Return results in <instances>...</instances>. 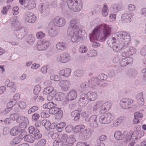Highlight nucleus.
<instances>
[{
  "mask_svg": "<svg viewBox=\"0 0 146 146\" xmlns=\"http://www.w3.org/2000/svg\"><path fill=\"white\" fill-rule=\"evenodd\" d=\"M96 51L94 50H90L88 53V55L90 57L95 56L97 55Z\"/></svg>",
  "mask_w": 146,
  "mask_h": 146,
  "instance_id": "nucleus-64",
  "label": "nucleus"
},
{
  "mask_svg": "<svg viewBox=\"0 0 146 146\" xmlns=\"http://www.w3.org/2000/svg\"><path fill=\"white\" fill-rule=\"evenodd\" d=\"M66 124L64 122H61L56 125V129L59 132H61L66 126Z\"/></svg>",
  "mask_w": 146,
  "mask_h": 146,
  "instance_id": "nucleus-37",
  "label": "nucleus"
},
{
  "mask_svg": "<svg viewBox=\"0 0 146 146\" xmlns=\"http://www.w3.org/2000/svg\"><path fill=\"white\" fill-rule=\"evenodd\" d=\"M67 45L64 42H59L56 45V48L59 50H64L66 48Z\"/></svg>",
  "mask_w": 146,
  "mask_h": 146,
  "instance_id": "nucleus-29",
  "label": "nucleus"
},
{
  "mask_svg": "<svg viewBox=\"0 0 146 146\" xmlns=\"http://www.w3.org/2000/svg\"><path fill=\"white\" fill-rule=\"evenodd\" d=\"M80 98L78 102V105L80 107H83L86 105L88 101L86 97V95L83 94L80 96Z\"/></svg>",
  "mask_w": 146,
  "mask_h": 146,
  "instance_id": "nucleus-16",
  "label": "nucleus"
},
{
  "mask_svg": "<svg viewBox=\"0 0 146 146\" xmlns=\"http://www.w3.org/2000/svg\"><path fill=\"white\" fill-rule=\"evenodd\" d=\"M28 30L27 28L25 27H19V28L16 29L14 31V33L19 38H22L27 33Z\"/></svg>",
  "mask_w": 146,
  "mask_h": 146,
  "instance_id": "nucleus-11",
  "label": "nucleus"
},
{
  "mask_svg": "<svg viewBox=\"0 0 146 146\" xmlns=\"http://www.w3.org/2000/svg\"><path fill=\"white\" fill-rule=\"evenodd\" d=\"M56 60L58 62L65 63L69 62L71 60V57L68 53H63L57 56Z\"/></svg>",
  "mask_w": 146,
  "mask_h": 146,
  "instance_id": "nucleus-9",
  "label": "nucleus"
},
{
  "mask_svg": "<svg viewBox=\"0 0 146 146\" xmlns=\"http://www.w3.org/2000/svg\"><path fill=\"white\" fill-rule=\"evenodd\" d=\"M133 103V101L131 99L123 98L120 102V105L122 108L127 109L130 108Z\"/></svg>",
  "mask_w": 146,
  "mask_h": 146,
  "instance_id": "nucleus-8",
  "label": "nucleus"
},
{
  "mask_svg": "<svg viewBox=\"0 0 146 146\" xmlns=\"http://www.w3.org/2000/svg\"><path fill=\"white\" fill-rule=\"evenodd\" d=\"M41 90V88L39 85H37L35 87L33 92L35 95H38Z\"/></svg>",
  "mask_w": 146,
  "mask_h": 146,
  "instance_id": "nucleus-60",
  "label": "nucleus"
},
{
  "mask_svg": "<svg viewBox=\"0 0 146 146\" xmlns=\"http://www.w3.org/2000/svg\"><path fill=\"white\" fill-rule=\"evenodd\" d=\"M61 109V108H60L53 107L49 110V113L50 114L54 115L58 113V115L59 114V115L62 117V111L60 110Z\"/></svg>",
  "mask_w": 146,
  "mask_h": 146,
  "instance_id": "nucleus-24",
  "label": "nucleus"
},
{
  "mask_svg": "<svg viewBox=\"0 0 146 146\" xmlns=\"http://www.w3.org/2000/svg\"><path fill=\"white\" fill-rule=\"evenodd\" d=\"M86 94L88 101H94L97 99L98 97L97 94L94 92H89Z\"/></svg>",
  "mask_w": 146,
  "mask_h": 146,
  "instance_id": "nucleus-22",
  "label": "nucleus"
},
{
  "mask_svg": "<svg viewBox=\"0 0 146 146\" xmlns=\"http://www.w3.org/2000/svg\"><path fill=\"white\" fill-rule=\"evenodd\" d=\"M107 139V137L106 135H103L100 136L98 139H97L96 140L97 142H98L99 140V143H104L103 142L104 141Z\"/></svg>",
  "mask_w": 146,
  "mask_h": 146,
  "instance_id": "nucleus-62",
  "label": "nucleus"
},
{
  "mask_svg": "<svg viewBox=\"0 0 146 146\" xmlns=\"http://www.w3.org/2000/svg\"><path fill=\"white\" fill-rule=\"evenodd\" d=\"M115 36L119 42H123L124 46L129 45L130 42V37L127 32L121 31L117 32Z\"/></svg>",
  "mask_w": 146,
  "mask_h": 146,
  "instance_id": "nucleus-3",
  "label": "nucleus"
},
{
  "mask_svg": "<svg viewBox=\"0 0 146 146\" xmlns=\"http://www.w3.org/2000/svg\"><path fill=\"white\" fill-rule=\"evenodd\" d=\"M19 106L22 109L24 110L26 108L27 105L25 102L23 101H19L18 103Z\"/></svg>",
  "mask_w": 146,
  "mask_h": 146,
  "instance_id": "nucleus-55",
  "label": "nucleus"
},
{
  "mask_svg": "<svg viewBox=\"0 0 146 146\" xmlns=\"http://www.w3.org/2000/svg\"><path fill=\"white\" fill-rule=\"evenodd\" d=\"M85 126L83 125H79L76 126L74 129V131L76 133H78L82 129H84Z\"/></svg>",
  "mask_w": 146,
  "mask_h": 146,
  "instance_id": "nucleus-54",
  "label": "nucleus"
},
{
  "mask_svg": "<svg viewBox=\"0 0 146 146\" xmlns=\"http://www.w3.org/2000/svg\"><path fill=\"white\" fill-rule=\"evenodd\" d=\"M99 82L102 80H105L107 78V76L104 74H100L96 77Z\"/></svg>",
  "mask_w": 146,
  "mask_h": 146,
  "instance_id": "nucleus-46",
  "label": "nucleus"
},
{
  "mask_svg": "<svg viewBox=\"0 0 146 146\" xmlns=\"http://www.w3.org/2000/svg\"><path fill=\"white\" fill-rule=\"evenodd\" d=\"M48 33L49 35L52 37H55L58 34V31L55 29H53L52 27L49 29Z\"/></svg>",
  "mask_w": 146,
  "mask_h": 146,
  "instance_id": "nucleus-31",
  "label": "nucleus"
},
{
  "mask_svg": "<svg viewBox=\"0 0 146 146\" xmlns=\"http://www.w3.org/2000/svg\"><path fill=\"white\" fill-rule=\"evenodd\" d=\"M59 85L62 90L67 91L70 86V82L69 81L63 80L59 82Z\"/></svg>",
  "mask_w": 146,
  "mask_h": 146,
  "instance_id": "nucleus-15",
  "label": "nucleus"
},
{
  "mask_svg": "<svg viewBox=\"0 0 146 146\" xmlns=\"http://www.w3.org/2000/svg\"><path fill=\"white\" fill-rule=\"evenodd\" d=\"M54 91V88L52 86H49L45 88L43 92V93L44 94H48L53 92Z\"/></svg>",
  "mask_w": 146,
  "mask_h": 146,
  "instance_id": "nucleus-41",
  "label": "nucleus"
},
{
  "mask_svg": "<svg viewBox=\"0 0 146 146\" xmlns=\"http://www.w3.org/2000/svg\"><path fill=\"white\" fill-rule=\"evenodd\" d=\"M50 45V43L48 41L44 40L38 42L36 46L38 50L43 51L46 50Z\"/></svg>",
  "mask_w": 146,
  "mask_h": 146,
  "instance_id": "nucleus-12",
  "label": "nucleus"
},
{
  "mask_svg": "<svg viewBox=\"0 0 146 146\" xmlns=\"http://www.w3.org/2000/svg\"><path fill=\"white\" fill-rule=\"evenodd\" d=\"M65 97V95L63 93L58 92L56 93L55 96L56 100L57 101H61Z\"/></svg>",
  "mask_w": 146,
  "mask_h": 146,
  "instance_id": "nucleus-36",
  "label": "nucleus"
},
{
  "mask_svg": "<svg viewBox=\"0 0 146 146\" xmlns=\"http://www.w3.org/2000/svg\"><path fill=\"white\" fill-rule=\"evenodd\" d=\"M115 138L119 140H123L124 138H126L127 141L129 140L131 138V134H128L127 132L124 131L122 133L119 131H115L114 134Z\"/></svg>",
  "mask_w": 146,
  "mask_h": 146,
  "instance_id": "nucleus-7",
  "label": "nucleus"
},
{
  "mask_svg": "<svg viewBox=\"0 0 146 146\" xmlns=\"http://www.w3.org/2000/svg\"><path fill=\"white\" fill-rule=\"evenodd\" d=\"M46 142V140L44 139H40L38 142L35 144L34 146H44Z\"/></svg>",
  "mask_w": 146,
  "mask_h": 146,
  "instance_id": "nucleus-49",
  "label": "nucleus"
},
{
  "mask_svg": "<svg viewBox=\"0 0 146 146\" xmlns=\"http://www.w3.org/2000/svg\"><path fill=\"white\" fill-rule=\"evenodd\" d=\"M36 36L38 39H42L45 36V34L42 31H39L36 33Z\"/></svg>",
  "mask_w": 146,
  "mask_h": 146,
  "instance_id": "nucleus-63",
  "label": "nucleus"
},
{
  "mask_svg": "<svg viewBox=\"0 0 146 146\" xmlns=\"http://www.w3.org/2000/svg\"><path fill=\"white\" fill-rule=\"evenodd\" d=\"M94 132V129L88 128L82 130L80 134L83 139H87L90 137Z\"/></svg>",
  "mask_w": 146,
  "mask_h": 146,
  "instance_id": "nucleus-14",
  "label": "nucleus"
},
{
  "mask_svg": "<svg viewBox=\"0 0 146 146\" xmlns=\"http://www.w3.org/2000/svg\"><path fill=\"white\" fill-rule=\"evenodd\" d=\"M88 84L89 87L92 88H95L100 85V82L96 77L91 78L88 81Z\"/></svg>",
  "mask_w": 146,
  "mask_h": 146,
  "instance_id": "nucleus-17",
  "label": "nucleus"
},
{
  "mask_svg": "<svg viewBox=\"0 0 146 146\" xmlns=\"http://www.w3.org/2000/svg\"><path fill=\"white\" fill-rule=\"evenodd\" d=\"M102 103L101 101H98L96 104L94 105L93 108V110L94 111H96L98 108H99L101 105H102Z\"/></svg>",
  "mask_w": 146,
  "mask_h": 146,
  "instance_id": "nucleus-58",
  "label": "nucleus"
},
{
  "mask_svg": "<svg viewBox=\"0 0 146 146\" xmlns=\"http://www.w3.org/2000/svg\"><path fill=\"white\" fill-rule=\"evenodd\" d=\"M90 87L88 85L87 82H84L81 83L80 87V90L81 92H86L88 90Z\"/></svg>",
  "mask_w": 146,
  "mask_h": 146,
  "instance_id": "nucleus-28",
  "label": "nucleus"
},
{
  "mask_svg": "<svg viewBox=\"0 0 146 146\" xmlns=\"http://www.w3.org/2000/svg\"><path fill=\"white\" fill-rule=\"evenodd\" d=\"M60 6L62 12L64 13H66V8L67 7V5L66 4L65 2L63 1L60 4Z\"/></svg>",
  "mask_w": 146,
  "mask_h": 146,
  "instance_id": "nucleus-56",
  "label": "nucleus"
},
{
  "mask_svg": "<svg viewBox=\"0 0 146 146\" xmlns=\"http://www.w3.org/2000/svg\"><path fill=\"white\" fill-rule=\"evenodd\" d=\"M71 115L73 117H74V119L75 121H77L79 118L80 114L78 111L75 110L72 112Z\"/></svg>",
  "mask_w": 146,
  "mask_h": 146,
  "instance_id": "nucleus-42",
  "label": "nucleus"
},
{
  "mask_svg": "<svg viewBox=\"0 0 146 146\" xmlns=\"http://www.w3.org/2000/svg\"><path fill=\"white\" fill-rule=\"evenodd\" d=\"M109 10L108 6L106 5H104L102 9V14L104 17H106L108 15Z\"/></svg>",
  "mask_w": 146,
  "mask_h": 146,
  "instance_id": "nucleus-44",
  "label": "nucleus"
},
{
  "mask_svg": "<svg viewBox=\"0 0 146 146\" xmlns=\"http://www.w3.org/2000/svg\"><path fill=\"white\" fill-rule=\"evenodd\" d=\"M66 3L69 9L74 12H79L82 8V0H67Z\"/></svg>",
  "mask_w": 146,
  "mask_h": 146,
  "instance_id": "nucleus-4",
  "label": "nucleus"
},
{
  "mask_svg": "<svg viewBox=\"0 0 146 146\" xmlns=\"http://www.w3.org/2000/svg\"><path fill=\"white\" fill-rule=\"evenodd\" d=\"M127 74L129 76L132 77L136 75L137 73L134 69H129L128 70Z\"/></svg>",
  "mask_w": 146,
  "mask_h": 146,
  "instance_id": "nucleus-51",
  "label": "nucleus"
},
{
  "mask_svg": "<svg viewBox=\"0 0 146 146\" xmlns=\"http://www.w3.org/2000/svg\"><path fill=\"white\" fill-rule=\"evenodd\" d=\"M112 105V102L110 101L106 102L103 104V106L105 107L107 111L109 110L110 108Z\"/></svg>",
  "mask_w": 146,
  "mask_h": 146,
  "instance_id": "nucleus-59",
  "label": "nucleus"
},
{
  "mask_svg": "<svg viewBox=\"0 0 146 146\" xmlns=\"http://www.w3.org/2000/svg\"><path fill=\"white\" fill-rule=\"evenodd\" d=\"M111 8L113 12L115 13L118 12L121 9L120 6L118 3L113 4L111 5Z\"/></svg>",
  "mask_w": 146,
  "mask_h": 146,
  "instance_id": "nucleus-40",
  "label": "nucleus"
},
{
  "mask_svg": "<svg viewBox=\"0 0 146 146\" xmlns=\"http://www.w3.org/2000/svg\"><path fill=\"white\" fill-rule=\"evenodd\" d=\"M48 4L47 2L41 3L39 6L38 9L40 12L44 16L48 15L49 12V9L48 7Z\"/></svg>",
  "mask_w": 146,
  "mask_h": 146,
  "instance_id": "nucleus-10",
  "label": "nucleus"
},
{
  "mask_svg": "<svg viewBox=\"0 0 146 146\" xmlns=\"http://www.w3.org/2000/svg\"><path fill=\"white\" fill-rule=\"evenodd\" d=\"M38 109V107L37 106H34L30 108L28 111V113L29 114H31L37 111Z\"/></svg>",
  "mask_w": 146,
  "mask_h": 146,
  "instance_id": "nucleus-52",
  "label": "nucleus"
},
{
  "mask_svg": "<svg viewBox=\"0 0 146 146\" xmlns=\"http://www.w3.org/2000/svg\"><path fill=\"white\" fill-rule=\"evenodd\" d=\"M5 85L9 87H14L15 85V84L13 82H10V81L8 79L5 81Z\"/></svg>",
  "mask_w": 146,
  "mask_h": 146,
  "instance_id": "nucleus-61",
  "label": "nucleus"
},
{
  "mask_svg": "<svg viewBox=\"0 0 146 146\" xmlns=\"http://www.w3.org/2000/svg\"><path fill=\"white\" fill-rule=\"evenodd\" d=\"M24 140L26 142L30 143H33L34 141L33 137L30 135H27L24 138Z\"/></svg>",
  "mask_w": 146,
  "mask_h": 146,
  "instance_id": "nucleus-43",
  "label": "nucleus"
},
{
  "mask_svg": "<svg viewBox=\"0 0 146 146\" xmlns=\"http://www.w3.org/2000/svg\"><path fill=\"white\" fill-rule=\"evenodd\" d=\"M97 116L93 115L92 116L89 120V122L90 126L94 128H96L98 126V124L97 123L96 118Z\"/></svg>",
  "mask_w": 146,
  "mask_h": 146,
  "instance_id": "nucleus-21",
  "label": "nucleus"
},
{
  "mask_svg": "<svg viewBox=\"0 0 146 146\" xmlns=\"http://www.w3.org/2000/svg\"><path fill=\"white\" fill-rule=\"evenodd\" d=\"M77 23L74 19L71 20L70 21V26L68 28L67 32L80 29L78 27Z\"/></svg>",
  "mask_w": 146,
  "mask_h": 146,
  "instance_id": "nucleus-18",
  "label": "nucleus"
},
{
  "mask_svg": "<svg viewBox=\"0 0 146 146\" xmlns=\"http://www.w3.org/2000/svg\"><path fill=\"white\" fill-rule=\"evenodd\" d=\"M105 115L104 114L100 116L99 117V121L100 122L103 124H108V123L107 121Z\"/></svg>",
  "mask_w": 146,
  "mask_h": 146,
  "instance_id": "nucleus-45",
  "label": "nucleus"
},
{
  "mask_svg": "<svg viewBox=\"0 0 146 146\" xmlns=\"http://www.w3.org/2000/svg\"><path fill=\"white\" fill-rule=\"evenodd\" d=\"M64 144L62 141L56 140L54 141L53 143V146H62Z\"/></svg>",
  "mask_w": 146,
  "mask_h": 146,
  "instance_id": "nucleus-53",
  "label": "nucleus"
},
{
  "mask_svg": "<svg viewBox=\"0 0 146 146\" xmlns=\"http://www.w3.org/2000/svg\"><path fill=\"white\" fill-rule=\"evenodd\" d=\"M21 138L18 137L14 138L10 142V144L12 145H15L20 143L22 140V137Z\"/></svg>",
  "mask_w": 146,
  "mask_h": 146,
  "instance_id": "nucleus-34",
  "label": "nucleus"
},
{
  "mask_svg": "<svg viewBox=\"0 0 146 146\" xmlns=\"http://www.w3.org/2000/svg\"><path fill=\"white\" fill-rule=\"evenodd\" d=\"M111 31V27L105 24L99 25L93 30L90 35V39L92 42V46L97 48L100 45V44L93 40H96L101 42L105 41L110 35Z\"/></svg>",
  "mask_w": 146,
  "mask_h": 146,
  "instance_id": "nucleus-1",
  "label": "nucleus"
},
{
  "mask_svg": "<svg viewBox=\"0 0 146 146\" xmlns=\"http://www.w3.org/2000/svg\"><path fill=\"white\" fill-rule=\"evenodd\" d=\"M128 45L125 46H124L125 49L127 51L130 56L135 54L136 51V49L132 46L128 47Z\"/></svg>",
  "mask_w": 146,
  "mask_h": 146,
  "instance_id": "nucleus-32",
  "label": "nucleus"
},
{
  "mask_svg": "<svg viewBox=\"0 0 146 146\" xmlns=\"http://www.w3.org/2000/svg\"><path fill=\"white\" fill-rule=\"evenodd\" d=\"M42 125L44 126L46 130H50L51 123L49 121L45 119L42 120Z\"/></svg>",
  "mask_w": 146,
  "mask_h": 146,
  "instance_id": "nucleus-35",
  "label": "nucleus"
},
{
  "mask_svg": "<svg viewBox=\"0 0 146 146\" xmlns=\"http://www.w3.org/2000/svg\"><path fill=\"white\" fill-rule=\"evenodd\" d=\"M29 133L31 134H34L37 133H39V131L37 128H35L33 126H30L28 129Z\"/></svg>",
  "mask_w": 146,
  "mask_h": 146,
  "instance_id": "nucleus-38",
  "label": "nucleus"
},
{
  "mask_svg": "<svg viewBox=\"0 0 146 146\" xmlns=\"http://www.w3.org/2000/svg\"><path fill=\"white\" fill-rule=\"evenodd\" d=\"M137 98L138 105L140 106H143L144 104V101L142 93H139L137 95Z\"/></svg>",
  "mask_w": 146,
  "mask_h": 146,
  "instance_id": "nucleus-25",
  "label": "nucleus"
},
{
  "mask_svg": "<svg viewBox=\"0 0 146 146\" xmlns=\"http://www.w3.org/2000/svg\"><path fill=\"white\" fill-rule=\"evenodd\" d=\"M134 14L133 13L131 14L124 13L121 16V20L123 22H131L132 19L133 18Z\"/></svg>",
  "mask_w": 146,
  "mask_h": 146,
  "instance_id": "nucleus-19",
  "label": "nucleus"
},
{
  "mask_svg": "<svg viewBox=\"0 0 146 146\" xmlns=\"http://www.w3.org/2000/svg\"><path fill=\"white\" fill-rule=\"evenodd\" d=\"M117 40L116 37H113L110 38L107 41V43L109 46L112 48L113 51L118 52L121 50L123 48H124L123 44L120 42L119 43H116Z\"/></svg>",
  "mask_w": 146,
  "mask_h": 146,
  "instance_id": "nucleus-5",
  "label": "nucleus"
},
{
  "mask_svg": "<svg viewBox=\"0 0 146 146\" xmlns=\"http://www.w3.org/2000/svg\"><path fill=\"white\" fill-rule=\"evenodd\" d=\"M76 139L74 137V135H71L69 136L67 140H66V143H69L70 145L72 146L73 145Z\"/></svg>",
  "mask_w": 146,
  "mask_h": 146,
  "instance_id": "nucleus-47",
  "label": "nucleus"
},
{
  "mask_svg": "<svg viewBox=\"0 0 146 146\" xmlns=\"http://www.w3.org/2000/svg\"><path fill=\"white\" fill-rule=\"evenodd\" d=\"M71 72V70L69 68H66L60 70L58 72L59 75L65 77L70 76Z\"/></svg>",
  "mask_w": 146,
  "mask_h": 146,
  "instance_id": "nucleus-23",
  "label": "nucleus"
},
{
  "mask_svg": "<svg viewBox=\"0 0 146 146\" xmlns=\"http://www.w3.org/2000/svg\"><path fill=\"white\" fill-rule=\"evenodd\" d=\"M26 8L28 9H33L36 7V3L34 0H28Z\"/></svg>",
  "mask_w": 146,
  "mask_h": 146,
  "instance_id": "nucleus-26",
  "label": "nucleus"
},
{
  "mask_svg": "<svg viewBox=\"0 0 146 146\" xmlns=\"http://www.w3.org/2000/svg\"><path fill=\"white\" fill-rule=\"evenodd\" d=\"M27 40L29 44H32L35 41V38L32 34H30L27 37Z\"/></svg>",
  "mask_w": 146,
  "mask_h": 146,
  "instance_id": "nucleus-48",
  "label": "nucleus"
},
{
  "mask_svg": "<svg viewBox=\"0 0 146 146\" xmlns=\"http://www.w3.org/2000/svg\"><path fill=\"white\" fill-rule=\"evenodd\" d=\"M10 22L12 26L14 27L19 25V19L17 16H14L11 18L10 20Z\"/></svg>",
  "mask_w": 146,
  "mask_h": 146,
  "instance_id": "nucleus-30",
  "label": "nucleus"
},
{
  "mask_svg": "<svg viewBox=\"0 0 146 146\" xmlns=\"http://www.w3.org/2000/svg\"><path fill=\"white\" fill-rule=\"evenodd\" d=\"M57 105L54 104L52 102H50L47 104H44L43 106V108L44 109H50L53 107H56Z\"/></svg>",
  "mask_w": 146,
  "mask_h": 146,
  "instance_id": "nucleus-39",
  "label": "nucleus"
},
{
  "mask_svg": "<svg viewBox=\"0 0 146 146\" xmlns=\"http://www.w3.org/2000/svg\"><path fill=\"white\" fill-rule=\"evenodd\" d=\"M77 97V91L74 89L70 90L67 94V98L69 100H73L75 99Z\"/></svg>",
  "mask_w": 146,
  "mask_h": 146,
  "instance_id": "nucleus-20",
  "label": "nucleus"
},
{
  "mask_svg": "<svg viewBox=\"0 0 146 146\" xmlns=\"http://www.w3.org/2000/svg\"><path fill=\"white\" fill-rule=\"evenodd\" d=\"M25 21L29 23H33L36 20V17L31 12H27L25 15Z\"/></svg>",
  "mask_w": 146,
  "mask_h": 146,
  "instance_id": "nucleus-13",
  "label": "nucleus"
},
{
  "mask_svg": "<svg viewBox=\"0 0 146 146\" xmlns=\"http://www.w3.org/2000/svg\"><path fill=\"white\" fill-rule=\"evenodd\" d=\"M66 22V21L64 18L56 17L50 20L49 23V26L61 27L65 25Z\"/></svg>",
  "mask_w": 146,
  "mask_h": 146,
  "instance_id": "nucleus-6",
  "label": "nucleus"
},
{
  "mask_svg": "<svg viewBox=\"0 0 146 146\" xmlns=\"http://www.w3.org/2000/svg\"><path fill=\"white\" fill-rule=\"evenodd\" d=\"M68 36L71 38V40L73 42H78L80 39H85L87 34L84 30L80 29L67 32Z\"/></svg>",
  "mask_w": 146,
  "mask_h": 146,
  "instance_id": "nucleus-2",
  "label": "nucleus"
},
{
  "mask_svg": "<svg viewBox=\"0 0 146 146\" xmlns=\"http://www.w3.org/2000/svg\"><path fill=\"white\" fill-rule=\"evenodd\" d=\"M104 115L109 123L111 122L114 118L113 114L110 112L106 113H104Z\"/></svg>",
  "mask_w": 146,
  "mask_h": 146,
  "instance_id": "nucleus-33",
  "label": "nucleus"
},
{
  "mask_svg": "<svg viewBox=\"0 0 146 146\" xmlns=\"http://www.w3.org/2000/svg\"><path fill=\"white\" fill-rule=\"evenodd\" d=\"M21 127L15 126L12 128L10 131V134L12 136H15L20 133Z\"/></svg>",
  "mask_w": 146,
  "mask_h": 146,
  "instance_id": "nucleus-27",
  "label": "nucleus"
},
{
  "mask_svg": "<svg viewBox=\"0 0 146 146\" xmlns=\"http://www.w3.org/2000/svg\"><path fill=\"white\" fill-rule=\"evenodd\" d=\"M78 51L80 53H86L88 51L87 48L85 45H80L78 49Z\"/></svg>",
  "mask_w": 146,
  "mask_h": 146,
  "instance_id": "nucleus-50",
  "label": "nucleus"
},
{
  "mask_svg": "<svg viewBox=\"0 0 146 146\" xmlns=\"http://www.w3.org/2000/svg\"><path fill=\"white\" fill-rule=\"evenodd\" d=\"M84 72L82 70H78L75 71L74 73V75L77 77L82 76Z\"/></svg>",
  "mask_w": 146,
  "mask_h": 146,
  "instance_id": "nucleus-57",
  "label": "nucleus"
}]
</instances>
